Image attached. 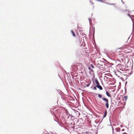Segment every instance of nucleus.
Here are the masks:
<instances>
[{
	"label": "nucleus",
	"mask_w": 134,
	"mask_h": 134,
	"mask_svg": "<svg viewBox=\"0 0 134 134\" xmlns=\"http://www.w3.org/2000/svg\"><path fill=\"white\" fill-rule=\"evenodd\" d=\"M93 87V86H92L91 87V88H92Z\"/></svg>",
	"instance_id": "f704fd0d"
},
{
	"label": "nucleus",
	"mask_w": 134,
	"mask_h": 134,
	"mask_svg": "<svg viewBox=\"0 0 134 134\" xmlns=\"http://www.w3.org/2000/svg\"><path fill=\"white\" fill-rule=\"evenodd\" d=\"M102 95L100 94H98V96L99 98H101L102 99L103 97H102Z\"/></svg>",
	"instance_id": "ddd939ff"
},
{
	"label": "nucleus",
	"mask_w": 134,
	"mask_h": 134,
	"mask_svg": "<svg viewBox=\"0 0 134 134\" xmlns=\"http://www.w3.org/2000/svg\"><path fill=\"white\" fill-rule=\"evenodd\" d=\"M80 113L79 112V114H80Z\"/></svg>",
	"instance_id": "58836bf2"
},
{
	"label": "nucleus",
	"mask_w": 134,
	"mask_h": 134,
	"mask_svg": "<svg viewBox=\"0 0 134 134\" xmlns=\"http://www.w3.org/2000/svg\"><path fill=\"white\" fill-rule=\"evenodd\" d=\"M126 128H127V129H128L129 128L127 127V126H124Z\"/></svg>",
	"instance_id": "c756f323"
},
{
	"label": "nucleus",
	"mask_w": 134,
	"mask_h": 134,
	"mask_svg": "<svg viewBox=\"0 0 134 134\" xmlns=\"http://www.w3.org/2000/svg\"><path fill=\"white\" fill-rule=\"evenodd\" d=\"M111 126V127L112 128V132H113H113L114 131V129L113 128V126Z\"/></svg>",
	"instance_id": "aec40b11"
},
{
	"label": "nucleus",
	"mask_w": 134,
	"mask_h": 134,
	"mask_svg": "<svg viewBox=\"0 0 134 134\" xmlns=\"http://www.w3.org/2000/svg\"><path fill=\"white\" fill-rule=\"evenodd\" d=\"M91 67L93 68V69H94V66L92 65H91Z\"/></svg>",
	"instance_id": "a878e982"
},
{
	"label": "nucleus",
	"mask_w": 134,
	"mask_h": 134,
	"mask_svg": "<svg viewBox=\"0 0 134 134\" xmlns=\"http://www.w3.org/2000/svg\"><path fill=\"white\" fill-rule=\"evenodd\" d=\"M42 134H48V133L46 131L43 132Z\"/></svg>",
	"instance_id": "5701e85b"
},
{
	"label": "nucleus",
	"mask_w": 134,
	"mask_h": 134,
	"mask_svg": "<svg viewBox=\"0 0 134 134\" xmlns=\"http://www.w3.org/2000/svg\"><path fill=\"white\" fill-rule=\"evenodd\" d=\"M55 134H57L56 133H55Z\"/></svg>",
	"instance_id": "de8ad7c7"
},
{
	"label": "nucleus",
	"mask_w": 134,
	"mask_h": 134,
	"mask_svg": "<svg viewBox=\"0 0 134 134\" xmlns=\"http://www.w3.org/2000/svg\"><path fill=\"white\" fill-rule=\"evenodd\" d=\"M62 118V120H63L64 121L65 120L66 121V119L69 118V113L68 112L63 113Z\"/></svg>",
	"instance_id": "f03ea898"
},
{
	"label": "nucleus",
	"mask_w": 134,
	"mask_h": 134,
	"mask_svg": "<svg viewBox=\"0 0 134 134\" xmlns=\"http://www.w3.org/2000/svg\"><path fill=\"white\" fill-rule=\"evenodd\" d=\"M123 134H127V133L125 132H124L123 133Z\"/></svg>",
	"instance_id": "473e14b6"
},
{
	"label": "nucleus",
	"mask_w": 134,
	"mask_h": 134,
	"mask_svg": "<svg viewBox=\"0 0 134 134\" xmlns=\"http://www.w3.org/2000/svg\"><path fill=\"white\" fill-rule=\"evenodd\" d=\"M110 126H112V125H111V124H110Z\"/></svg>",
	"instance_id": "79ce46f5"
},
{
	"label": "nucleus",
	"mask_w": 134,
	"mask_h": 134,
	"mask_svg": "<svg viewBox=\"0 0 134 134\" xmlns=\"http://www.w3.org/2000/svg\"><path fill=\"white\" fill-rule=\"evenodd\" d=\"M127 15L132 20H133V19L132 18H131L130 15L129 14H128Z\"/></svg>",
	"instance_id": "f3484780"
},
{
	"label": "nucleus",
	"mask_w": 134,
	"mask_h": 134,
	"mask_svg": "<svg viewBox=\"0 0 134 134\" xmlns=\"http://www.w3.org/2000/svg\"><path fill=\"white\" fill-rule=\"evenodd\" d=\"M97 133H96V134H97Z\"/></svg>",
	"instance_id": "49530a36"
},
{
	"label": "nucleus",
	"mask_w": 134,
	"mask_h": 134,
	"mask_svg": "<svg viewBox=\"0 0 134 134\" xmlns=\"http://www.w3.org/2000/svg\"><path fill=\"white\" fill-rule=\"evenodd\" d=\"M102 99L103 100L105 101L106 102V103H105V106L107 108H108L109 107V101L108 99L107 98H105L103 97L102 98Z\"/></svg>",
	"instance_id": "7ed1b4c3"
},
{
	"label": "nucleus",
	"mask_w": 134,
	"mask_h": 134,
	"mask_svg": "<svg viewBox=\"0 0 134 134\" xmlns=\"http://www.w3.org/2000/svg\"><path fill=\"white\" fill-rule=\"evenodd\" d=\"M116 131L119 132L120 131V129L119 128H116Z\"/></svg>",
	"instance_id": "f8f14e48"
},
{
	"label": "nucleus",
	"mask_w": 134,
	"mask_h": 134,
	"mask_svg": "<svg viewBox=\"0 0 134 134\" xmlns=\"http://www.w3.org/2000/svg\"><path fill=\"white\" fill-rule=\"evenodd\" d=\"M127 81L126 82H125V86L126 85V84H127Z\"/></svg>",
	"instance_id": "c85d7f7f"
},
{
	"label": "nucleus",
	"mask_w": 134,
	"mask_h": 134,
	"mask_svg": "<svg viewBox=\"0 0 134 134\" xmlns=\"http://www.w3.org/2000/svg\"><path fill=\"white\" fill-rule=\"evenodd\" d=\"M96 87H94L93 88V90H97Z\"/></svg>",
	"instance_id": "a211bd4d"
},
{
	"label": "nucleus",
	"mask_w": 134,
	"mask_h": 134,
	"mask_svg": "<svg viewBox=\"0 0 134 134\" xmlns=\"http://www.w3.org/2000/svg\"><path fill=\"white\" fill-rule=\"evenodd\" d=\"M133 23V30L134 29V21L133 20H132Z\"/></svg>",
	"instance_id": "dca6fc26"
},
{
	"label": "nucleus",
	"mask_w": 134,
	"mask_h": 134,
	"mask_svg": "<svg viewBox=\"0 0 134 134\" xmlns=\"http://www.w3.org/2000/svg\"><path fill=\"white\" fill-rule=\"evenodd\" d=\"M125 93H126L127 92V89L125 87Z\"/></svg>",
	"instance_id": "6ab92c4d"
},
{
	"label": "nucleus",
	"mask_w": 134,
	"mask_h": 134,
	"mask_svg": "<svg viewBox=\"0 0 134 134\" xmlns=\"http://www.w3.org/2000/svg\"><path fill=\"white\" fill-rule=\"evenodd\" d=\"M68 73V74H69V73Z\"/></svg>",
	"instance_id": "c03bdc74"
},
{
	"label": "nucleus",
	"mask_w": 134,
	"mask_h": 134,
	"mask_svg": "<svg viewBox=\"0 0 134 134\" xmlns=\"http://www.w3.org/2000/svg\"><path fill=\"white\" fill-rule=\"evenodd\" d=\"M71 32L72 34V36L73 37H76V35L73 30H71Z\"/></svg>",
	"instance_id": "0eeeda50"
},
{
	"label": "nucleus",
	"mask_w": 134,
	"mask_h": 134,
	"mask_svg": "<svg viewBox=\"0 0 134 134\" xmlns=\"http://www.w3.org/2000/svg\"><path fill=\"white\" fill-rule=\"evenodd\" d=\"M94 28L93 34V35H92V37H94Z\"/></svg>",
	"instance_id": "2eb2a0df"
},
{
	"label": "nucleus",
	"mask_w": 134,
	"mask_h": 134,
	"mask_svg": "<svg viewBox=\"0 0 134 134\" xmlns=\"http://www.w3.org/2000/svg\"><path fill=\"white\" fill-rule=\"evenodd\" d=\"M121 127H123L124 126H120Z\"/></svg>",
	"instance_id": "ea45409f"
},
{
	"label": "nucleus",
	"mask_w": 134,
	"mask_h": 134,
	"mask_svg": "<svg viewBox=\"0 0 134 134\" xmlns=\"http://www.w3.org/2000/svg\"><path fill=\"white\" fill-rule=\"evenodd\" d=\"M121 1L123 3H124V2H123V1H122V0H121Z\"/></svg>",
	"instance_id": "72a5a7b5"
},
{
	"label": "nucleus",
	"mask_w": 134,
	"mask_h": 134,
	"mask_svg": "<svg viewBox=\"0 0 134 134\" xmlns=\"http://www.w3.org/2000/svg\"><path fill=\"white\" fill-rule=\"evenodd\" d=\"M90 82L88 84H87L86 85L85 87H88L89 86L91 83V80H90Z\"/></svg>",
	"instance_id": "9b49d317"
},
{
	"label": "nucleus",
	"mask_w": 134,
	"mask_h": 134,
	"mask_svg": "<svg viewBox=\"0 0 134 134\" xmlns=\"http://www.w3.org/2000/svg\"><path fill=\"white\" fill-rule=\"evenodd\" d=\"M107 110H105V112L104 113V115L103 116V118L105 117L107 115Z\"/></svg>",
	"instance_id": "423d86ee"
},
{
	"label": "nucleus",
	"mask_w": 134,
	"mask_h": 134,
	"mask_svg": "<svg viewBox=\"0 0 134 134\" xmlns=\"http://www.w3.org/2000/svg\"><path fill=\"white\" fill-rule=\"evenodd\" d=\"M113 126H115V124H113Z\"/></svg>",
	"instance_id": "4c0bfd02"
},
{
	"label": "nucleus",
	"mask_w": 134,
	"mask_h": 134,
	"mask_svg": "<svg viewBox=\"0 0 134 134\" xmlns=\"http://www.w3.org/2000/svg\"><path fill=\"white\" fill-rule=\"evenodd\" d=\"M106 94L109 97H111V96L110 94L107 91H106Z\"/></svg>",
	"instance_id": "6e6552de"
},
{
	"label": "nucleus",
	"mask_w": 134,
	"mask_h": 134,
	"mask_svg": "<svg viewBox=\"0 0 134 134\" xmlns=\"http://www.w3.org/2000/svg\"><path fill=\"white\" fill-rule=\"evenodd\" d=\"M65 72L66 73V71H65Z\"/></svg>",
	"instance_id": "37998d69"
},
{
	"label": "nucleus",
	"mask_w": 134,
	"mask_h": 134,
	"mask_svg": "<svg viewBox=\"0 0 134 134\" xmlns=\"http://www.w3.org/2000/svg\"><path fill=\"white\" fill-rule=\"evenodd\" d=\"M123 98L125 100H126L127 99V96H125Z\"/></svg>",
	"instance_id": "4468645a"
},
{
	"label": "nucleus",
	"mask_w": 134,
	"mask_h": 134,
	"mask_svg": "<svg viewBox=\"0 0 134 134\" xmlns=\"http://www.w3.org/2000/svg\"><path fill=\"white\" fill-rule=\"evenodd\" d=\"M62 127L64 128L65 130H67V131L70 132V129H69L70 128L69 127L70 126H61ZM71 127V130H72L74 131H77L76 130H77L78 129L79 127H77V126H76V128L75 126H70Z\"/></svg>",
	"instance_id": "f257e3e1"
},
{
	"label": "nucleus",
	"mask_w": 134,
	"mask_h": 134,
	"mask_svg": "<svg viewBox=\"0 0 134 134\" xmlns=\"http://www.w3.org/2000/svg\"><path fill=\"white\" fill-rule=\"evenodd\" d=\"M124 131V129H123L121 130V131Z\"/></svg>",
	"instance_id": "7c9ffc66"
},
{
	"label": "nucleus",
	"mask_w": 134,
	"mask_h": 134,
	"mask_svg": "<svg viewBox=\"0 0 134 134\" xmlns=\"http://www.w3.org/2000/svg\"><path fill=\"white\" fill-rule=\"evenodd\" d=\"M103 3H106V4H108V5H109V3H107V2H106L103 1Z\"/></svg>",
	"instance_id": "4be33fe9"
},
{
	"label": "nucleus",
	"mask_w": 134,
	"mask_h": 134,
	"mask_svg": "<svg viewBox=\"0 0 134 134\" xmlns=\"http://www.w3.org/2000/svg\"><path fill=\"white\" fill-rule=\"evenodd\" d=\"M127 10H123V11L125 12V11H127Z\"/></svg>",
	"instance_id": "2f4dec72"
},
{
	"label": "nucleus",
	"mask_w": 134,
	"mask_h": 134,
	"mask_svg": "<svg viewBox=\"0 0 134 134\" xmlns=\"http://www.w3.org/2000/svg\"><path fill=\"white\" fill-rule=\"evenodd\" d=\"M69 119H72V118H74V117L71 114H69Z\"/></svg>",
	"instance_id": "9d476101"
},
{
	"label": "nucleus",
	"mask_w": 134,
	"mask_h": 134,
	"mask_svg": "<svg viewBox=\"0 0 134 134\" xmlns=\"http://www.w3.org/2000/svg\"><path fill=\"white\" fill-rule=\"evenodd\" d=\"M88 68L90 70L91 69V68L90 67H88Z\"/></svg>",
	"instance_id": "bb28decb"
},
{
	"label": "nucleus",
	"mask_w": 134,
	"mask_h": 134,
	"mask_svg": "<svg viewBox=\"0 0 134 134\" xmlns=\"http://www.w3.org/2000/svg\"><path fill=\"white\" fill-rule=\"evenodd\" d=\"M91 72H93V70L92 69L90 70Z\"/></svg>",
	"instance_id": "cd10ccee"
},
{
	"label": "nucleus",
	"mask_w": 134,
	"mask_h": 134,
	"mask_svg": "<svg viewBox=\"0 0 134 134\" xmlns=\"http://www.w3.org/2000/svg\"><path fill=\"white\" fill-rule=\"evenodd\" d=\"M127 11H128L129 12V13L130 12V11L129 10H128Z\"/></svg>",
	"instance_id": "c9c22d12"
},
{
	"label": "nucleus",
	"mask_w": 134,
	"mask_h": 134,
	"mask_svg": "<svg viewBox=\"0 0 134 134\" xmlns=\"http://www.w3.org/2000/svg\"><path fill=\"white\" fill-rule=\"evenodd\" d=\"M95 82L96 84V85H98L99 84V83L97 78L95 79Z\"/></svg>",
	"instance_id": "1a4fd4ad"
},
{
	"label": "nucleus",
	"mask_w": 134,
	"mask_h": 134,
	"mask_svg": "<svg viewBox=\"0 0 134 134\" xmlns=\"http://www.w3.org/2000/svg\"><path fill=\"white\" fill-rule=\"evenodd\" d=\"M96 86L97 88H99L100 90H103V88L102 87V86L100 85V84L98 85H96Z\"/></svg>",
	"instance_id": "20e7f679"
},
{
	"label": "nucleus",
	"mask_w": 134,
	"mask_h": 134,
	"mask_svg": "<svg viewBox=\"0 0 134 134\" xmlns=\"http://www.w3.org/2000/svg\"><path fill=\"white\" fill-rule=\"evenodd\" d=\"M109 5H115V4L114 3H110L109 4Z\"/></svg>",
	"instance_id": "412c9836"
},
{
	"label": "nucleus",
	"mask_w": 134,
	"mask_h": 134,
	"mask_svg": "<svg viewBox=\"0 0 134 134\" xmlns=\"http://www.w3.org/2000/svg\"><path fill=\"white\" fill-rule=\"evenodd\" d=\"M113 134H114V133H113Z\"/></svg>",
	"instance_id": "09e8293b"
},
{
	"label": "nucleus",
	"mask_w": 134,
	"mask_h": 134,
	"mask_svg": "<svg viewBox=\"0 0 134 134\" xmlns=\"http://www.w3.org/2000/svg\"><path fill=\"white\" fill-rule=\"evenodd\" d=\"M72 68L74 70H77V66L75 65H73L72 66Z\"/></svg>",
	"instance_id": "39448f33"
},
{
	"label": "nucleus",
	"mask_w": 134,
	"mask_h": 134,
	"mask_svg": "<svg viewBox=\"0 0 134 134\" xmlns=\"http://www.w3.org/2000/svg\"><path fill=\"white\" fill-rule=\"evenodd\" d=\"M98 126V127L97 128V130H98V129H100L101 128H100L101 127V126Z\"/></svg>",
	"instance_id": "b1692460"
},
{
	"label": "nucleus",
	"mask_w": 134,
	"mask_h": 134,
	"mask_svg": "<svg viewBox=\"0 0 134 134\" xmlns=\"http://www.w3.org/2000/svg\"><path fill=\"white\" fill-rule=\"evenodd\" d=\"M91 3H92V4H93V3L92 2Z\"/></svg>",
	"instance_id": "a19ab883"
},
{
	"label": "nucleus",
	"mask_w": 134,
	"mask_h": 134,
	"mask_svg": "<svg viewBox=\"0 0 134 134\" xmlns=\"http://www.w3.org/2000/svg\"><path fill=\"white\" fill-rule=\"evenodd\" d=\"M132 16L133 17H134V16L133 15H132Z\"/></svg>",
	"instance_id": "e433bc0d"
},
{
	"label": "nucleus",
	"mask_w": 134,
	"mask_h": 134,
	"mask_svg": "<svg viewBox=\"0 0 134 134\" xmlns=\"http://www.w3.org/2000/svg\"><path fill=\"white\" fill-rule=\"evenodd\" d=\"M103 127H102L101 128H102Z\"/></svg>",
	"instance_id": "a18cd8bd"
},
{
	"label": "nucleus",
	"mask_w": 134,
	"mask_h": 134,
	"mask_svg": "<svg viewBox=\"0 0 134 134\" xmlns=\"http://www.w3.org/2000/svg\"><path fill=\"white\" fill-rule=\"evenodd\" d=\"M88 20H89V23H90V20H91V19H90V18H88Z\"/></svg>",
	"instance_id": "393cba45"
}]
</instances>
